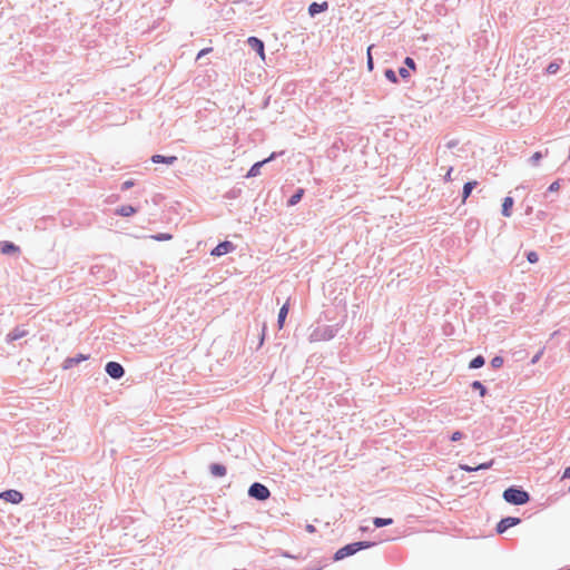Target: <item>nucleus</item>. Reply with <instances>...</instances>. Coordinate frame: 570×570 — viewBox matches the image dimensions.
Here are the masks:
<instances>
[{
	"label": "nucleus",
	"instance_id": "obj_21",
	"mask_svg": "<svg viewBox=\"0 0 570 570\" xmlns=\"http://www.w3.org/2000/svg\"><path fill=\"white\" fill-rule=\"evenodd\" d=\"M288 311H289V304L288 303H285L279 308L278 316H277V326H278V328H283V326L285 324V321H286V317H287V314H288Z\"/></svg>",
	"mask_w": 570,
	"mask_h": 570
},
{
	"label": "nucleus",
	"instance_id": "obj_48",
	"mask_svg": "<svg viewBox=\"0 0 570 570\" xmlns=\"http://www.w3.org/2000/svg\"><path fill=\"white\" fill-rule=\"evenodd\" d=\"M268 102H269V98H267L264 102V107H267L268 106Z\"/></svg>",
	"mask_w": 570,
	"mask_h": 570
},
{
	"label": "nucleus",
	"instance_id": "obj_8",
	"mask_svg": "<svg viewBox=\"0 0 570 570\" xmlns=\"http://www.w3.org/2000/svg\"><path fill=\"white\" fill-rule=\"evenodd\" d=\"M236 248V246L229 242V240H224V242H220L218 243L212 250H210V255L212 256H215V257H220L223 255H226L228 253H232L234 252Z\"/></svg>",
	"mask_w": 570,
	"mask_h": 570
},
{
	"label": "nucleus",
	"instance_id": "obj_15",
	"mask_svg": "<svg viewBox=\"0 0 570 570\" xmlns=\"http://www.w3.org/2000/svg\"><path fill=\"white\" fill-rule=\"evenodd\" d=\"M26 335H28V331L27 330H24L22 326H16L12 331H10L7 334L6 341L8 343H11V342H14V341H17L19 338L24 337Z\"/></svg>",
	"mask_w": 570,
	"mask_h": 570
},
{
	"label": "nucleus",
	"instance_id": "obj_50",
	"mask_svg": "<svg viewBox=\"0 0 570 570\" xmlns=\"http://www.w3.org/2000/svg\"><path fill=\"white\" fill-rule=\"evenodd\" d=\"M569 350H570V341H569Z\"/></svg>",
	"mask_w": 570,
	"mask_h": 570
},
{
	"label": "nucleus",
	"instance_id": "obj_1",
	"mask_svg": "<svg viewBox=\"0 0 570 570\" xmlns=\"http://www.w3.org/2000/svg\"><path fill=\"white\" fill-rule=\"evenodd\" d=\"M503 500L512 505H523L531 501V495L522 487L510 485L503 491Z\"/></svg>",
	"mask_w": 570,
	"mask_h": 570
},
{
	"label": "nucleus",
	"instance_id": "obj_33",
	"mask_svg": "<svg viewBox=\"0 0 570 570\" xmlns=\"http://www.w3.org/2000/svg\"><path fill=\"white\" fill-rule=\"evenodd\" d=\"M527 261L531 264H534L539 261V255L534 250H530L525 253Z\"/></svg>",
	"mask_w": 570,
	"mask_h": 570
},
{
	"label": "nucleus",
	"instance_id": "obj_34",
	"mask_svg": "<svg viewBox=\"0 0 570 570\" xmlns=\"http://www.w3.org/2000/svg\"><path fill=\"white\" fill-rule=\"evenodd\" d=\"M397 73L405 81L409 80V78L411 77L410 70L405 66L400 67Z\"/></svg>",
	"mask_w": 570,
	"mask_h": 570
},
{
	"label": "nucleus",
	"instance_id": "obj_3",
	"mask_svg": "<svg viewBox=\"0 0 570 570\" xmlns=\"http://www.w3.org/2000/svg\"><path fill=\"white\" fill-rule=\"evenodd\" d=\"M338 332L337 325L317 326L311 334V341H328Z\"/></svg>",
	"mask_w": 570,
	"mask_h": 570
},
{
	"label": "nucleus",
	"instance_id": "obj_13",
	"mask_svg": "<svg viewBox=\"0 0 570 570\" xmlns=\"http://www.w3.org/2000/svg\"><path fill=\"white\" fill-rule=\"evenodd\" d=\"M0 252L3 255H14L20 253V247L12 242L2 240L0 242Z\"/></svg>",
	"mask_w": 570,
	"mask_h": 570
},
{
	"label": "nucleus",
	"instance_id": "obj_36",
	"mask_svg": "<svg viewBox=\"0 0 570 570\" xmlns=\"http://www.w3.org/2000/svg\"><path fill=\"white\" fill-rule=\"evenodd\" d=\"M494 464V460H490L488 462H484V463H480L479 465L475 466V470L476 471H480V470H488V469H491Z\"/></svg>",
	"mask_w": 570,
	"mask_h": 570
},
{
	"label": "nucleus",
	"instance_id": "obj_17",
	"mask_svg": "<svg viewBox=\"0 0 570 570\" xmlns=\"http://www.w3.org/2000/svg\"><path fill=\"white\" fill-rule=\"evenodd\" d=\"M138 212V207L132 205H122L115 209V214L122 217H130Z\"/></svg>",
	"mask_w": 570,
	"mask_h": 570
},
{
	"label": "nucleus",
	"instance_id": "obj_22",
	"mask_svg": "<svg viewBox=\"0 0 570 570\" xmlns=\"http://www.w3.org/2000/svg\"><path fill=\"white\" fill-rule=\"evenodd\" d=\"M485 364V358L483 355L479 354L475 357H473L469 363L470 370H478L481 368Z\"/></svg>",
	"mask_w": 570,
	"mask_h": 570
},
{
	"label": "nucleus",
	"instance_id": "obj_19",
	"mask_svg": "<svg viewBox=\"0 0 570 570\" xmlns=\"http://www.w3.org/2000/svg\"><path fill=\"white\" fill-rule=\"evenodd\" d=\"M513 205H514V199L512 197H510V196L504 197L503 202H502V208H501L502 216L510 217L512 215Z\"/></svg>",
	"mask_w": 570,
	"mask_h": 570
},
{
	"label": "nucleus",
	"instance_id": "obj_44",
	"mask_svg": "<svg viewBox=\"0 0 570 570\" xmlns=\"http://www.w3.org/2000/svg\"><path fill=\"white\" fill-rule=\"evenodd\" d=\"M562 479H570V466L564 469Z\"/></svg>",
	"mask_w": 570,
	"mask_h": 570
},
{
	"label": "nucleus",
	"instance_id": "obj_24",
	"mask_svg": "<svg viewBox=\"0 0 570 570\" xmlns=\"http://www.w3.org/2000/svg\"><path fill=\"white\" fill-rule=\"evenodd\" d=\"M393 519L392 518H374L373 519V524L375 525V528H383V527H386V525H391L393 524Z\"/></svg>",
	"mask_w": 570,
	"mask_h": 570
},
{
	"label": "nucleus",
	"instance_id": "obj_30",
	"mask_svg": "<svg viewBox=\"0 0 570 570\" xmlns=\"http://www.w3.org/2000/svg\"><path fill=\"white\" fill-rule=\"evenodd\" d=\"M543 158V154L541 151H535L529 159V163L532 166H538L540 160Z\"/></svg>",
	"mask_w": 570,
	"mask_h": 570
},
{
	"label": "nucleus",
	"instance_id": "obj_26",
	"mask_svg": "<svg viewBox=\"0 0 570 570\" xmlns=\"http://www.w3.org/2000/svg\"><path fill=\"white\" fill-rule=\"evenodd\" d=\"M149 238L156 240V242H167L173 239V235L170 233H157L154 235H150Z\"/></svg>",
	"mask_w": 570,
	"mask_h": 570
},
{
	"label": "nucleus",
	"instance_id": "obj_51",
	"mask_svg": "<svg viewBox=\"0 0 570 570\" xmlns=\"http://www.w3.org/2000/svg\"><path fill=\"white\" fill-rule=\"evenodd\" d=\"M569 492H570V485H569Z\"/></svg>",
	"mask_w": 570,
	"mask_h": 570
},
{
	"label": "nucleus",
	"instance_id": "obj_35",
	"mask_svg": "<svg viewBox=\"0 0 570 570\" xmlns=\"http://www.w3.org/2000/svg\"><path fill=\"white\" fill-rule=\"evenodd\" d=\"M463 438H464V433H463V432H461V431H459V430H458V431H454V432L449 436V439H450V441H451V442H458V441L462 440Z\"/></svg>",
	"mask_w": 570,
	"mask_h": 570
},
{
	"label": "nucleus",
	"instance_id": "obj_4",
	"mask_svg": "<svg viewBox=\"0 0 570 570\" xmlns=\"http://www.w3.org/2000/svg\"><path fill=\"white\" fill-rule=\"evenodd\" d=\"M248 497L252 499H255L257 501L264 502L271 497L269 489L261 483V482H254L248 488Z\"/></svg>",
	"mask_w": 570,
	"mask_h": 570
},
{
	"label": "nucleus",
	"instance_id": "obj_32",
	"mask_svg": "<svg viewBox=\"0 0 570 570\" xmlns=\"http://www.w3.org/2000/svg\"><path fill=\"white\" fill-rule=\"evenodd\" d=\"M404 66L409 69V70H413V71H416V62L414 61L413 58L411 57H405L404 59Z\"/></svg>",
	"mask_w": 570,
	"mask_h": 570
},
{
	"label": "nucleus",
	"instance_id": "obj_45",
	"mask_svg": "<svg viewBox=\"0 0 570 570\" xmlns=\"http://www.w3.org/2000/svg\"><path fill=\"white\" fill-rule=\"evenodd\" d=\"M305 529L309 533H314L316 531V528L313 524H307Z\"/></svg>",
	"mask_w": 570,
	"mask_h": 570
},
{
	"label": "nucleus",
	"instance_id": "obj_37",
	"mask_svg": "<svg viewBox=\"0 0 570 570\" xmlns=\"http://www.w3.org/2000/svg\"><path fill=\"white\" fill-rule=\"evenodd\" d=\"M560 181L561 179H557L553 183L550 184V186L547 189V193H556L560 188Z\"/></svg>",
	"mask_w": 570,
	"mask_h": 570
},
{
	"label": "nucleus",
	"instance_id": "obj_27",
	"mask_svg": "<svg viewBox=\"0 0 570 570\" xmlns=\"http://www.w3.org/2000/svg\"><path fill=\"white\" fill-rule=\"evenodd\" d=\"M373 48H374V45H371L367 48V52H366V67H367L368 71H373L374 70V59H373V56H372V49Z\"/></svg>",
	"mask_w": 570,
	"mask_h": 570
},
{
	"label": "nucleus",
	"instance_id": "obj_11",
	"mask_svg": "<svg viewBox=\"0 0 570 570\" xmlns=\"http://www.w3.org/2000/svg\"><path fill=\"white\" fill-rule=\"evenodd\" d=\"M89 357H90L89 354H82V353H79L76 356H69L63 361L61 367H62V370H69L71 367L80 364L81 362L89 360Z\"/></svg>",
	"mask_w": 570,
	"mask_h": 570
},
{
	"label": "nucleus",
	"instance_id": "obj_42",
	"mask_svg": "<svg viewBox=\"0 0 570 570\" xmlns=\"http://www.w3.org/2000/svg\"><path fill=\"white\" fill-rule=\"evenodd\" d=\"M282 557L288 558V559H299L301 558L299 556H294V554L289 553L288 551H283Z\"/></svg>",
	"mask_w": 570,
	"mask_h": 570
},
{
	"label": "nucleus",
	"instance_id": "obj_28",
	"mask_svg": "<svg viewBox=\"0 0 570 570\" xmlns=\"http://www.w3.org/2000/svg\"><path fill=\"white\" fill-rule=\"evenodd\" d=\"M559 70H560V63H559L557 60L551 61V62L547 66V68H546V72H547L548 75H554V73H557Z\"/></svg>",
	"mask_w": 570,
	"mask_h": 570
},
{
	"label": "nucleus",
	"instance_id": "obj_31",
	"mask_svg": "<svg viewBox=\"0 0 570 570\" xmlns=\"http://www.w3.org/2000/svg\"><path fill=\"white\" fill-rule=\"evenodd\" d=\"M503 363H504V360H503V357H502V356H500V355H495V356L491 360V362H490V364H491V366H492L493 368H500V367L503 365Z\"/></svg>",
	"mask_w": 570,
	"mask_h": 570
},
{
	"label": "nucleus",
	"instance_id": "obj_14",
	"mask_svg": "<svg viewBox=\"0 0 570 570\" xmlns=\"http://www.w3.org/2000/svg\"><path fill=\"white\" fill-rule=\"evenodd\" d=\"M150 160L154 164H165V165L171 166L178 160V158H177V156H174V155L165 156V155L155 154L150 157Z\"/></svg>",
	"mask_w": 570,
	"mask_h": 570
},
{
	"label": "nucleus",
	"instance_id": "obj_39",
	"mask_svg": "<svg viewBox=\"0 0 570 570\" xmlns=\"http://www.w3.org/2000/svg\"><path fill=\"white\" fill-rule=\"evenodd\" d=\"M210 51H213V48L208 47V48H204L202 49L197 57H196V60H199L202 57L206 56L207 53H209Z\"/></svg>",
	"mask_w": 570,
	"mask_h": 570
},
{
	"label": "nucleus",
	"instance_id": "obj_7",
	"mask_svg": "<svg viewBox=\"0 0 570 570\" xmlns=\"http://www.w3.org/2000/svg\"><path fill=\"white\" fill-rule=\"evenodd\" d=\"M522 522L519 517H504L495 525V531L499 534L504 533L508 529L515 527Z\"/></svg>",
	"mask_w": 570,
	"mask_h": 570
},
{
	"label": "nucleus",
	"instance_id": "obj_49",
	"mask_svg": "<svg viewBox=\"0 0 570 570\" xmlns=\"http://www.w3.org/2000/svg\"><path fill=\"white\" fill-rule=\"evenodd\" d=\"M235 570H246V569H235Z\"/></svg>",
	"mask_w": 570,
	"mask_h": 570
},
{
	"label": "nucleus",
	"instance_id": "obj_29",
	"mask_svg": "<svg viewBox=\"0 0 570 570\" xmlns=\"http://www.w3.org/2000/svg\"><path fill=\"white\" fill-rule=\"evenodd\" d=\"M266 331H267V325L264 322L261 326L259 340H258V344L256 346V351L263 346L265 337H266Z\"/></svg>",
	"mask_w": 570,
	"mask_h": 570
},
{
	"label": "nucleus",
	"instance_id": "obj_25",
	"mask_svg": "<svg viewBox=\"0 0 570 570\" xmlns=\"http://www.w3.org/2000/svg\"><path fill=\"white\" fill-rule=\"evenodd\" d=\"M384 77L392 83H399V77L396 71H394L392 68L384 69Z\"/></svg>",
	"mask_w": 570,
	"mask_h": 570
},
{
	"label": "nucleus",
	"instance_id": "obj_18",
	"mask_svg": "<svg viewBox=\"0 0 570 570\" xmlns=\"http://www.w3.org/2000/svg\"><path fill=\"white\" fill-rule=\"evenodd\" d=\"M305 195V189L299 187L297 188L293 195L287 199L286 202V206L287 207H293V206H296L301 200L302 198L304 197Z\"/></svg>",
	"mask_w": 570,
	"mask_h": 570
},
{
	"label": "nucleus",
	"instance_id": "obj_47",
	"mask_svg": "<svg viewBox=\"0 0 570 570\" xmlns=\"http://www.w3.org/2000/svg\"><path fill=\"white\" fill-rule=\"evenodd\" d=\"M539 357H540V354L535 355V356L533 357V360H532V363H535V362L539 360Z\"/></svg>",
	"mask_w": 570,
	"mask_h": 570
},
{
	"label": "nucleus",
	"instance_id": "obj_9",
	"mask_svg": "<svg viewBox=\"0 0 570 570\" xmlns=\"http://www.w3.org/2000/svg\"><path fill=\"white\" fill-rule=\"evenodd\" d=\"M247 45L254 50L263 60H265V43L262 39L250 36L247 39Z\"/></svg>",
	"mask_w": 570,
	"mask_h": 570
},
{
	"label": "nucleus",
	"instance_id": "obj_46",
	"mask_svg": "<svg viewBox=\"0 0 570 570\" xmlns=\"http://www.w3.org/2000/svg\"><path fill=\"white\" fill-rule=\"evenodd\" d=\"M531 213H532V207H530V206H529V207L527 208V210H525V214H527V215H529V214H531Z\"/></svg>",
	"mask_w": 570,
	"mask_h": 570
},
{
	"label": "nucleus",
	"instance_id": "obj_20",
	"mask_svg": "<svg viewBox=\"0 0 570 570\" xmlns=\"http://www.w3.org/2000/svg\"><path fill=\"white\" fill-rule=\"evenodd\" d=\"M478 181L476 180H470V181H466L464 185H463V188H462V203H465L466 199L471 196L473 189L478 186Z\"/></svg>",
	"mask_w": 570,
	"mask_h": 570
},
{
	"label": "nucleus",
	"instance_id": "obj_40",
	"mask_svg": "<svg viewBox=\"0 0 570 570\" xmlns=\"http://www.w3.org/2000/svg\"><path fill=\"white\" fill-rule=\"evenodd\" d=\"M459 466L465 472H476L475 466H470L469 464H460Z\"/></svg>",
	"mask_w": 570,
	"mask_h": 570
},
{
	"label": "nucleus",
	"instance_id": "obj_41",
	"mask_svg": "<svg viewBox=\"0 0 570 570\" xmlns=\"http://www.w3.org/2000/svg\"><path fill=\"white\" fill-rule=\"evenodd\" d=\"M240 193V189H232L226 194L227 198H236Z\"/></svg>",
	"mask_w": 570,
	"mask_h": 570
},
{
	"label": "nucleus",
	"instance_id": "obj_12",
	"mask_svg": "<svg viewBox=\"0 0 570 570\" xmlns=\"http://www.w3.org/2000/svg\"><path fill=\"white\" fill-rule=\"evenodd\" d=\"M328 2L327 1H323V2H312L308 8H307V12L308 14L314 18L316 17L317 14L322 13V12H325L328 10Z\"/></svg>",
	"mask_w": 570,
	"mask_h": 570
},
{
	"label": "nucleus",
	"instance_id": "obj_5",
	"mask_svg": "<svg viewBox=\"0 0 570 570\" xmlns=\"http://www.w3.org/2000/svg\"><path fill=\"white\" fill-rule=\"evenodd\" d=\"M282 153H276V151H273L267 158L263 159V160H259V161H256L255 164L252 165V167L248 169L247 174L245 175L246 178H253V177H256L261 174V168L275 160L279 155H282Z\"/></svg>",
	"mask_w": 570,
	"mask_h": 570
},
{
	"label": "nucleus",
	"instance_id": "obj_23",
	"mask_svg": "<svg viewBox=\"0 0 570 570\" xmlns=\"http://www.w3.org/2000/svg\"><path fill=\"white\" fill-rule=\"evenodd\" d=\"M471 389L479 392L481 397H484L488 394V387L481 381H473L470 384Z\"/></svg>",
	"mask_w": 570,
	"mask_h": 570
},
{
	"label": "nucleus",
	"instance_id": "obj_16",
	"mask_svg": "<svg viewBox=\"0 0 570 570\" xmlns=\"http://www.w3.org/2000/svg\"><path fill=\"white\" fill-rule=\"evenodd\" d=\"M208 469H209L210 474L215 478H223L227 474V469L222 463H217V462L210 463Z\"/></svg>",
	"mask_w": 570,
	"mask_h": 570
},
{
	"label": "nucleus",
	"instance_id": "obj_38",
	"mask_svg": "<svg viewBox=\"0 0 570 570\" xmlns=\"http://www.w3.org/2000/svg\"><path fill=\"white\" fill-rule=\"evenodd\" d=\"M136 185V181L134 179L126 180L121 184V191H126L130 188H132Z\"/></svg>",
	"mask_w": 570,
	"mask_h": 570
},
{
	"label": "nucleus",
	"instance_id": "obj_6",
	"mask_svg": "<svg viewBox=\"0 0 570 570\" xmlns=\"http://www.w3.org/2000/svg\"><path fill=\"white\" fill-rule=\"evenodd\" d=\"M105 372L114 380H120L125 375V367L115 361H109L105 365Z\"/></svg>",
	"mask_w": 570,
	"mask_h": 570
},
{
	"label": "nucleus",
	"instance_id": "obj_43",
	"mask_svg": "<svg viewBox=\"0 0 570 570\" xmlns=\"http://www.w3.org/2000/svg\"><path fill=\"white\" fill-rule=\"evenodd\" d=\"M452 171H453V167H450V168L448 169L446 174H445V175H444V177H443L444 181H451V179H452V178H451V174H452Z\"/></svg>",
	"mask_w": 570,
	"mask_h": 570
},
{
	"label": "nucleus",
	"instance_id": "obj_2",
	"mask_svg": "<svg viewBox=\"0 0 570 570\" xmlns=\"http://www.w3.org/2000/svg\"><path fill=\"white\" fill-rule=\"evenodd\" d=\"M375 544H376L375 541H367V540L347 543V544L343 546L342 548H340L334 553L333 560L341 561L347 557L354 556L358 551L370 549V548L374 547Z\"/></svg>",
	"mask_w": 570,
	"mask_h": 570
},
{
	"label": "nucleus",
	"instance_id": "obj_10",
	"mask_svg": "<svg viewBox=\"0 0 570 570\" xmlns=\"http://www.w3.org/2000/svg\"><path fill=\"white\" fill-rule=\"evenodd\" d=\"M0 499L4 500L6 502L18 504L22 502L23 494L18 490L9 489L0 493Z\"/></svg>",
	"mask_w": 570,
	"mask_h": 570
}]
</instances>
